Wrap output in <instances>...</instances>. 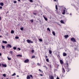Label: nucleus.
I'll return each mask as SVG.
<instances>
[{
  "label": "nucleus",
  "mask_w": 79,
  "mask_h": 79,
  "mask_svg": "<svg viewBox=\"0 0 79 79\" xmlns=\"http://www.w3.org/2000/svg\"><path fill=\"white\" fill-rule=\"evenodd\" d=\"M68 67H69V66H65V68L66 69V71H67V72H69V71L71 70V69L69 68Z\"/></svg>",
  "instance_id": "obj_1"
},
{
  "label": "nucleus",
  "mask_w": 79,
  "mask_h": 79,
  "mask_svg": "<svg viewBox=\"0 0 79 79\" xmlns=\"http://www.w3.org/2000/svg\"><path fill=\"white\" fill-rule=\"evenodd\" d=\"M71 41L73 42H76V39L74 37H73L71 38L70 39Z\"/></svg>",
  "instance_id": "obj_2"
},
{
  "label": "nucleus",
  "mask_w": 79,
  "mask_h": 79,
  "mask_svg": "<svg viewBox=\"0 0 79 79\" xmlns=\"http://www.w3.org/2000/svg\"><path fill=\"white\" fill-rule=\"evenodd\" d=\"M27 42L28 44H30V43H31V44H32V43H33V41H31V40H27Z\"/></svg>",
  "instance_id": "obj_3"
},
{
  "label": "nucleus",
  "mask_w": 79,
  "mask_h": 79,
  "mask_svg": "<svg viewBox=\"0 0 79 79\" xmlns=\"http://www.w3.org/2000/svg\"><path fill=\"white\" fill-rule=\"evenodd\" d=\"M29 60L27 59L24 60V63H29Z\"/></svg>",
  "instance_id": "obj_4"
},
{
  "label": "nucleus",
  "mask_w": 79,
  "mask_h": 79,
  "mask_svg": "<svg viewBox=\"0 0 79 79\" xmlns=\"http://www.w3.org/2000/svg\"><path fill=\"white\" fill-rule=\"evenodd\" d=\"M6 47L7 48H11L12 47L11 46V45L10 44H7V46H6Z\"/></svg>",
  "instance_id": "obj_5"
},
{
  "label": "nucleus",
  "mask_w": 79,
  "mask_h": 79,
  "mask_svg": "<svg viewBox=\"0 0 79 79\" xmlns=\"http://www.w3.org/2000/svg\"><path fill=\"white\" fill-rule=\"evenodd\" d=\"M62 73H63V74H64L65 73V69L64 68H62Z\"/></svg>",
  "instance_id": "obj_6"
},
{
  "label": "nucleus",
  "mask_w": 79,
  "mask_h": 79,
  "mask_svg": "<svg viewBox=\"0 0 79 79\" xmlns=\"http://www.w3.org/2000/svg\"><path fill=\"white\" fill-rule=\"evenodd\" d=\"M65 65H66V66H69V63H68V61H66V64H65Z\"/></svg>",
  "instance_id": "obj_7"
},
{
  "label": "nucleus",
  "mask_w": 79,
  "mask_h": 79,
  "mask_svg": "<svg viewBox=\"0 0 79 79\" xmlns=\"http://www.w3.org/2000/svg\"><path fill=\"white\" fill-rule=\"evenodd\" d=\"M49 78L50 79H54V77L52 75H49Z\"/></svg>",
  "instance_id": "obj_8"
},
{
  "label": "nucleus",
  "mask_w": 79,
  "mask_h": 79,
  "mask_svg": "<svg viewBox=\"0 0 79 79\" xmlns=\"http://www.w3.org/2000/svg\"><path fill=\"white\" fill-rule=\"evenodd\" d=\"M66 13V10L64 9L63 10V13H62V14L63 15H65V13Z\"/></svg>",
  "instance_id": "obj_9"
},
{
  "label": "nucleus",
  "mask_w": 79,
  "mask_h": 79,
  "mask_svg": "<svg viewBox=\"0 0 79 79\" xmlns=\"http://www.w3.org/2000/svg\"><path fill=\"white\" fill-rule=\"evenodd\" d=\"M2 67H5V68L6 67V64H2Z\"/></svg>",
  "instance_id": "obj_10"
},
{
  "label": "nucleus",
  "mask_w": 79,
  "mask_h": 79,
  "mask_svg": "<svg viewBox=\"0 0 79 79\" xmlns=\"http://www.w3.org/2000/svg\"><path fill=\"white\" fill-rule=\"evenodd\" d=\"M60 62L61 64H63V60H60Z\"/></svg>",
  "instance_id": "obj_11"
},
{
  "label": "nucleus",
  "mask_w": 79,
  "mask_h": 79,
  "mask_svg": "<svg viewBox=\"0 0 79 79\" xmlns=\"http://www.w3.org/2000/svg\"><path fill=\"white\" fill-rule=\"evenodd\" d=\"M64 37L66 39H67L68 37H69V35H64Z\"/></svg>",
  "instance_id": "obj_12"
},
{
  "label": "nucleus",
  "mask_w": 79,
  "mask_h": 79,
  "mask_svg": "<svg viewBox=\"0 0 79 79\" xmlns=\"http://www.w3.org/2000/svg\"><path fill=\"white\" fill-rule=\"evenodd\" d=\"M43 17H44V18L45 20V21H48V19H47V18H45V17L44 15H43Z\"/></svg>",
  "instance_id": "obj_13"
},
{
  "label": "nucleus",
  "mask_w": 79,
  "mask_h": 79,
  "mask_svg": "<svg viewBox=\"0 0 79 79\" xmlns=\"http://www.w3.org/2000/svg\"><path fill=\"white\" fill-rule=\"evenodd\" d=\"M66 55H67V54H66V53L64 52L63 53V56H66Z\"/></svg>",
  "instance_id": "obj_14"
},
{
  "label": "nucleus",
  "mask_w": 79,
  "mask_h": 79,
  "mask_svg": "<svg viewBox=\"0 0 79 79\" xmlns=\"http://www.w3.org/2000/svg\"><path fill=\"white\" fill-rule=\"evenodd\" d=\"M3 2H1L0 3V5L1 6H3Z\"/></svg>",
  "instance_id": "obj_15"
},
{
  "label": "nucleus",
  "mask_w": 79,
  "mask_h": 79,
  "mask_svg": "<svg viewBox=\"0 0 79 79\" xmlns=\"http://www.w3.org/2000/svg\"><path fill=\"white\" fill-rule=\"evenodd\" d=\"M30 78H31V77L29 76L28 75L27 76V79H30Z\"/></svg>",
  "instance_id": "obj_16"
},
{
  "label": "nucleus",
  "mask_w": 79,
  "mask_h": 79,
  "mask_svg": "<svg viewBox=\"0 0 79 79\" xmlns=\"http://www.w3.org/2000/svg\"><path fill=\"white\" fill-rule=\"evenodd\" d=\"M2 43H3V44H7V42L5 41H2Z\"/></svg>",
  "instance_id": "obj_17"
},
{
  "label": "nucleus",
  "mask_w": 79,
  "mask_h": 79,
  "mask_svg": "<svg viewBox=\"0 0 79 79\" xmlns=\"http://www.w3.org/2000/svg\"><path fill=\"white\" fill-rule=\"evenodd\" d=\"M45 59H46V61H47V62H49V60H48V59L47 58H45Z\"/></svg>",
  "instance_id": "obj_18"
},
{
  "label": "nucleus",
  "mask_w": 79,
  "mask_h": 79,
  "mask_svg": "<svg viewBox=\"0 0 79 79\" xmlns=\"http://www.w3.org/2000/svg\"><path fill=\"white\" fill-rule=\"evenodd\" d=\"M11 34H14L15 33V31L13 30H12L11 31Z\"/></svg>",
  "instance_id": "obj_19"
},
{
  "label": "nucleus",
  "mask_w": 79,
  "mask_h": 79,
  "mask_svg": "<svg viewBox=\"0 0 79 79\" xmlns=\"http://www.w3.org/2000/svg\"><path fill=\"white\" fill-rule=\"evenodd\" d=\"M49 54H52V51H51V50H50L49 51Z\"/></svg>",
  "instance_id": "obj_20"
},
{
  "label": "nucleus",
  "mask_w": 79,
  "mask_h": 79,
  "mask_svg": "<svg viewBox=\"0 0 79 79\" xmlns=\"http://www.w3.org/2000/svg\"><path fill=\"white\" fill-rule=\"evenodd\" d=\"M60 23H62V24H64V22L63 21L61 20L60 21Z\"/></svg>",
  "instance_id": "obj_21"
},
{
  "label": "nucleus",
  "mask_w": 79,
  "mask_h": 79,
  "mask_svg": "<svg viewBox=\"0 0 79 79\" xmlns=\"http://www.w3.org/2000/svg\"><path fill=\"white\" fill-rule=\"evenodd\" d=\"M2 49H4L5 50V46H3V45H2Z\"/></svg>",
  "instance_id": "obj_22"
},
{
  "label": "nucleus",
  "mask_w": 79,
  "mask_h": 79,
  "mask_svg": "<svg viewBox=\"0 0 79 79\" xmlns=\"http://www.w3.org/2000/svg\"><path fill=\"white\" fill-rule=\"evenodd\" d=\"M52 34L54 35H55V32L53 31L52 32Z\"/></svg>",
  "instance_id": "obj_23"
},
{
  "label": "nucleus",
  "mask_w": 79,
  "mask_h": 79,
  "mask_svg": "<svg viewBox=\"0 0 79 79\" xmlns=\"http://www.w3.org/2000/svg\"><path fill=\"white\" fill-rule=\"evenodd\" d=\"M56 10H58V6H57V5H56Z\"/></svg>",
  "instance_id": "obj_24"
},
{
  "label": "nucleus",
  "mask_w": 79,
  "mask_h": 79,
  "mask_svg": "<svg viewBox=\"0 0 79 79\" xmlns=\"http://www.w3.org/2000/svg\"><path fill=\"white\" fill-rule=\"evenodd\" d=\"M16 47H14L13 48V49H14V50H16Z\"/></svg>",
  "instance_id": "obj_25"
},
{
  "label": "nucleus",
  "mask_w": 79,
  "mask_h": 79,
  "mask_svg": "<svg viewBox=\"0 0 79 79\" xmlns=\"http://www.w3.org/2000/svg\"><path fill=\"white\" fill-rule=\"evenodd\" d=\"M15 39H19V37L18 36H16L15 37Z\"/></svg>",
  "instance_id": "obj_26"
},
{
  "label": "nucleus",
  "mask_w": 79,
  "mask_h": 79,
  "mask_svg": "<svg viewBox=\"0 0 79 79\" xmlns=\"http://www.w3.org/2000/svg\"><path fill=\"white\" fill-rule=\"evenodd\" d=\"M12 76H16V73H14L12 75Z\"/></svg>",
  "instance_id": "obj_27"
},
{
  "label": "nucleus",
  "mask_w": 79,
  "mask_h": 79,
  "mask_svg": "<svg viewBox=\"0 0 79 79\" xmlns=\"http://www.w3.org/2000/svg\"><path fill=\"white\" fill-rule=\"evenodd\" d=\"M17 56H22V55H20L19 54L17 55Z\"/></svg>",
  "instance_id": "obj_28"
},
{
  "label": "nucleus",
  "mask_w": 79,
  "mask_h": 79,
  "mask_svg": "<svg viewBox=\"0 0 79 79\" xmlns=\"http://www.w3.org/2000/svg\"><path fill=\"white\" fill-rule=\"evenodd\" d=\"M39 41H40V42H42V39H39Z\"/></svg>",
  "instance_id": "obj_29"
},
{
  "label": "nucleus",
  "mask_w": 79,
  "mask_h": 79,
  "mask_svg": "<svg viewBox=\"0 0 79 79\" xmlns=\"http://www.w3.org/2000/svg\"><path fill=\"white\" fill-rule=\"evenodd\" d=\"M7 58H8V60H11V58H9V57H7Z\"/></svg>",
  "instance_id": "obj_30"
},
{
  "label": "nucleus",
  "mask_w": 79,
  "mask_h": 79,
  "mask_svg": "<svg viewBox=\"0 0 79 79\" xmlns=\"http://www.w3.org/2000/svg\"><path fill=\"white\" fill-rule=\"evenodd\" d=\"M35 56H32L31 58H35Z\"/></svg>",
  "instance_id": "obj_31"
},
{
  "label": "nucleus",
  "mask_w": 79,
  "mask_h": 79,
  "mask_svg": "<svg viewBox=\"0 0 79 79\" xmlns=\"http://www.w3.org/2000/svg\"><path fill=\"white\" fill-rule=\"evenodd\" d=\"M47 29L48 31H49L50 32V28H48Z\"/></svg>",
  "instance_id": "obj_32"
},
{
  "label": "nucleus",
  "mask_w": 79,
  "mask_h": 79,
  "mask_svg": "<svg viewBox=\"0 0 79 79\" xmlns=\"http://www.w3.org/2000/svg\"><path fill=\"white\" fill-rule=\"evenodd\" d=\"M3 76H4V77H6V74H3Z\"/></svg>",
  "instance_id": "obj_33"
},
{
  "label": "nucleus",
  "mask_w": 79,
  "mask_h": 79,
  "mask_svg": "<svg viewBox=\"0 0 79 79\" xmlns=\"http://www.w3.org/2000/svg\"><path fill=\"white\" fill-rule=\"evenodd\" d=\"M33 52H34V50H31V53H33Z\"/></svg>",
  "instance_id": "obj_34"
},
{
  "label": "nucleus",
  "mask_w": 79,
  "mask_h": 79,
  "mask_svg": "<svg viewBox=\"0 0 79 79\" xmlns=\"http://www.w3.org/2000/svg\"><path fill=\"white\" fill-rule=\"evenodd\" d=\"M30 77H31V78H33V77L32 76V75H30Z\"/></svg>",
  "instance_id": "obj_35"
},
{
  "label": "nucleus",
  "mask_w": 79,
  "mask_h": 79,
  "mask_svg": "<svg viewBox=\"0 0 79 79\" xmlns=\"http://www.w3.org/2000/svg\"><path fill=\"white\" fill-rule=\"evenodd\" d=\"M20 30H21V31H23V27L21 28Z\"/></svg>",
  "instance_id": "obj_36"
},
{
  "label": "nucleus",
  "mask_w": 79,
  "mask_h": 79,
  "mask_svg": "<svg viewBox=\"0 0 79 79\" xmlns=\"http://www.w3.org/2000/svg\"><path fill=\"white\" fill-rule=\"evenodd\" d=\"M14 3H17V2H16V1H14Z\"/></svg>",
  "instance_id": "obj_37"
},
{
  "label": "nucleus",
  "mask_w": 79,
  "mask_h": 79,
  "mask_svg": "<svg viewBox=\"0 0 79 79\" xmlns=\"http://www.w3.org/2000/svg\"><path fill=\"white\" fill-rule=\"evenodd\" d=\"M33 14H34L35 15H36L37 13H34V12H33Z\"/></svg>",
  "instance_id": "obj_38"
},
{
  "label": "nucleus",
  "mask_w": 79,
  "mask_h": 79,
  "mask_svg": "<svg viewBox=\"0 0 79 79\" xmlns=\"http://www.w3.org/2000/svg\"><path fill=\"white\" fill-rule=\"evenodd\" d=\"M17 49L19 50H19H21V49L20 48H17Z\"/></svg>",
  "instance_id": "obj_39"
},
{
  "label": "nucleus",
  "mask_w": 79,
  "mask_h": 79,
  "mask_svg": "<svg viewBox=\"0 0 79 79\" xmlns=\"http://www.w3.org/2000/svg\"><path fill=\"white\" fill-rule=\"evenodd\" d=\"M31 21V23H33V20H30Z\"/></svg>",
  "instance_id": "obj_40"
},
{
  "label": "nucleus",
  "mask_w": 79,
  "mask_h": 79,
  "mask_svg": "<svg viewBox=\"0 0 79 79\" xmlns=\"http://www.w3.org/2000/svg\"><path fill=\"white\" fill-rule=\"evenodd\" d=\"M30 2H32L33 1H32V0H30Z\"/></svg>",
  "instance_id": "obj_41"
},
{
  "label": "nucleus",
  "mask_w": 79,
  "mask_h": 79,
  "mask_svg": "<svg viewBox=\"0 0 79 79\" xmlns=\"http://www.w3.org/2000/svg\"><path fill=\"white\" fill-rule=\"evenodd\" d=\"M45 58H48V56H45Z\"/></svg>",
  "instance_id": "obj_42"
},
{
  "label": "nucleus",
  "mask_w": 79,
  "mask_h": 79,
  "mask_svg": "<svg viewBox=\"0 0 79 79\" xmlns=\"http://www.w3.org/2000/svg\"><path fill=\"white\" fill-rule=\"evenodd\" d=\"M56 79H60V78H59V77H57L56 78Z\"/></svg>",
  "instance_id": "obj_43"
},
{
  "label": "nucleus",
  "mask_w": 79,
  "mask_h": 79,
  "mask_svg": "<svg viewBox=\"0 0 79 79\" xmlns=\"http://www.w3.org/2000/svg\"><path fill=\"white\" fill-rule=\"evenodd\" d=\"M6 35L7 36L8 35V33H7L6 34Z\"/></svg>",
  "instance_id": "obj_44"
},
{
  "label": "nucleus",
  "mask_w": 79,
  "mask_h": 79,
  "mask_svg": "<svg viewBox=\"0 0 79 79\" xmlns=\"http://www.w3.org/2000/svg\"><path fill=\"white\" fill-rule=\"evenodd\" d=\"M0 9H2V7L0 6Z\"/></svg>",
  "instance_id": "obj_45"
},
{
  "label": "nucleus",
  "mask_w": 79,
  "mask_h": 79,
  "mask_svg": "<svg viewBox=\"0 0 79 79\" xmlns=\"http://www.w3.org/2000/svg\"><path fill=\"white\" fill-rule=\"evenodd\" d=\"M43 67H44V68H46V69H47V67H46V66H44Z\"/></svg>",
  "instance_id": "obj_46"
},
{
  "label": "nucleus",
  "mask_w": 79,
  "mask_h": 79,
  "mask_svg": "<svg viewBox=\"0 0 79 79\" xmlns=\"http://www.w3.org/2000/svg\"><path fill=\"white\" fill-rule=\"evenodd\" d=\"M37 65H38V66H39L40 65L39 63H37Z\"/></svg>",
  "instance_id": "obj_47"
},
{
  "label": "nucleus",
  "mask_w": 79,
  "mask_h": 79,
  "mask_svg": "<svg viewBox=\"0 0 79 79\" xmlns=\"http://www.w3.org/2000/svg\"><path fill=\"white\" fill-rule=\"evenodd\" d=\"M40 76H43V75L42 74H40Z\"/></svg>",
  "instance_id": "obj_48"
},
{
  "label": "nucleus",
  "mask_w": 79,
  "mask_h": 79,
  "mask_svg": "<svg viewBox=\"0 0 79 79\" xmlns=\"http://www.w3.org/2000/svg\"><path fill=\"white\" fill-rule=\"evenodd\" d=\"M57 66L58 68V67L59 66V65L57 64Z\"/></svg>",
  "instance_id": "obj_49"
},
{
  "label": "nucleus",
  "mask_w": 79,
  "mask_h": 79,
  "mask_svg": "<svg viewBox=\"0 0 79 79\" xmlns=\"http://www.w3.org/2000/svg\"><path fill=\"white\" fill-rule=\"evenodd\" d=\"M39 71H40V72H41V70H40V69H39Z\"/></svg>",
  "instance_id": "obj_50"
},
{
  "label": "nucleus",
  "mask_w": 79,
  "mask_h": 79,
  "mask_svg": "<svg viewBox=\"0 0 79 79\" xmlns=\"http://www.w3.org/2000/svg\"><path fill=\"white\" fill-rule=\"evenodd\" d=\"M0 56H2V53H0Z\"/></svg>",
  "instance_id": "obj_51"
},
{
  "label": "nucleus",
  "mask_w": 79,
  "mask_h": 79,
  "mask_svg": "<svg viewBox=\"0 0 79 79\" xmlns=\"http://www.w3.org/2000/svg\"><path fill=\"white\" fill-rule=\"evenodd\" d=\"M10 53H13V51H11L10 52Z\"/></svg>",
  "instance_id": "obj_52"
},
{
  "label": "nucleus",
  "mask_w": 79,
  "mask_h": 79,
  "mask_svg": "<svg viewBox=\"0 0 79 79\" xmlns=\"http://www.w3.org/2000/svg\"><path fill=\"white\" fill-rule=\"evenodd\" d=\"M18 1H19V2H20V1L21 0H17Z\"/></svg>",
  "instance_id": "obj_53"
},
{
  "label": "nucleus",
  "mask_w": 79,
  "mask_h": 79,
  "mask_svg": "<svg viewBox=\"0 0 79 79\" xmlns=\"http://www.w3.org/2000/svg\"><path fill=\"white\" fill-rule=\"evenodd\" d=\"M66 14H67V15H69V13H67Z\"/></svg>",
  "instance_id": "obj_54"
},
{
  "label": "nucleus",
  "mask_w": 79,
  "mask_h": 79,
  "mask_svg": "<svg viewBox=\"0 0 79 79\" xmlns=\"http://www.w3.org/2000/svg\"><path fill=\"white\" fill-rule=\"evenodd\" d=\"M58 56V57L59 56V57H60V55H59Z\"/></svg>",
  "instance_id": "obj_55"
},
{
  "label": "nucleus",
  "mask_w": 79,
  "mask_h": 79,
  "mask_svg": "<svg viewBox=\"0 0 79 79\" xmlns=\"http://www.w3.org/2000/svg\"><path fill=\"white\" fill-rule=\"evenodd\" d=\"M1 20V17H0V21Z\"/></svg>",
  "instance_id": "obj_56"
},
{
  "label": "nucleus",
  "mask_w": 79,
  "mask_h": 79,
  "mask_svg": "<svg viewBox=\"0 0 79 79\" xmlns=\"http://www.w3.org/2000/svg\"><path fill=\"white\" fill-rule=\"evenodd\" d=\"M17 77H19V76L17 75Z\"/></svg>",
  "instance_id": "obj_57"
},
{
  "label": "nucleus",
  "mask_w": 79,
  "mask_h": 79,
  "mask_svg": "<svg viewBox=\"0 0 79 79\" xmlns=\"http://www.w3.org/2000/svg\"><path fill=\"white\" fill-rule=\"evenodd\" d=\"M2 37V36L0 35V37Z\"/></svg>",
  "instance_id": "obj_58"
},
{
  "label": "nucleus",
  "mask_w": 79,
  "mask_h": 79,
  "mask_svg": "<svg viewBox=\"0 0 79 79\" xmlns=\"http://www.w3.org/2000/svg\"><path fill=\"white\" fill-rule=\"evenodd\" d=\"M56 0H54V2H56Z\"/></svg>",
  "instance_id": "obj_59"
},
{
  "label": "nucleus",
  "mask_w": 79,
  "mask_h": 79,
  "mask_svg": "<svg viewBox=\"0 0 79 79\" xmlns=\"http://www.w3.org/2000/svg\"><path fill=\"white\" fill-rule=\"evenodd\" d=\"M1 64H0V66H1Z\"/></svg>",
  "instance_id": "obj_60"
},
{
  "label": "nucleus",
  "mask_w": 79,
  "mask_h": 79,
  "mask_svg": "<svg viewBox=\"0 0 79 79\" xmlns=\"http://www.w3.org/2000/svg\"><path fill=\"white\" fill-rule=\"evenodd\" d=\"M64 9H65V10H66V8H64Z\"/></svg>",
  "instance_id": "obj_61"
},
{
  "label": "nucleus",
  "mask_w": 79,
  "mask_h": 79,
  "mask_svg": "<svg viewBox=\"0 0 79 79\" xmlns=\"http://www.w3.org/2000/svg\"><path fill=\"white\" fill-rule=\"evenodd\" d=\"M70 15H71V13L70 14Z\"/></svg>",
  "instance_id": "obj_62"
},
{
  "label": "nucleus",
  "mask_w": 79,
  "mask_h": 79,
  "mask_svg": "<svg viewBox=\"0 0 79 79\" xmlns=\"http://www.w3.org/2000/svg\"><path fill=\"white\" fill-rule=\"evenodd\" d=\"M9 12H8V11L7 12V13H8Z\"/></svg>",
  "instance_id": "obj_63"
},
{
  "label": "nucleus",
  "mask_w": 79,
  "mask_h": 79,
  "mask_svg": "<svg viewBox=\"0 0 79 79\" xmlns=\"http://www.w3.org/2000/svg\"><path fill=\"white\" fill-rule=\"evenodd\" d=\"M7 79H8V78H7Z\"/></svg>",
  "instance_id": "obj_64"
}]
</instances>
